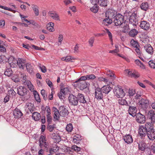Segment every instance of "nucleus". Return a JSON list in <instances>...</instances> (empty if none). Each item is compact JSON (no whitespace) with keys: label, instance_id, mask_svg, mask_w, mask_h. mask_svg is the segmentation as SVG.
Returning a JSON list of instances; mask_svg holds the SVG:
<instances>
[{"label":"nucleus","instance_id":"43","mask_svg":"<svg viewBox=\"0 0 155 155\" xmlns=\"http://www.w3.org/2000/svg\"><path fill=\"white\" fill-rule=\"evenodd\" d=\"M52 137L53 139H55L57 141L59 142L60 141L61 139L60 136L59 135H57L55 134H52Z\"/></svg>","mask_w":155,"mask_h":155},{"label":"nucleus","instance_id":"42","mask_svg":"<svg viewBox=\"0 0 155 155\" xmlns=\"http://www.w3.org/2000/svg\"><path fill=\"white\" fill-rule=\"evenodd\" d=\"M106 74L107 76L109 77L116 78V77L115 74L112 71H107L106 73Z\"/></svg>","mask_w":155,"mask_h":155},{"label":"nucleus","instance_id":"7","mask_svg":"<svg viewBox=\"0 0 155 155\" xmlns=\"http://www.w3.org/2000/svg\"><path fill=\"white\" fill-rule=\"evenodd\" d=\"M125 71L128 74L129 76L134 78H138L140 77L139 73L135 70L131 71L130 70L126 69L125 70Z\"/></svg>","mask_w":155,"mask_h":155},{"label":"nucleus","instance_id":"36","mask_svg":"<svg viewBox=\"0 0 155 155\" xmlns=\"http://www.w3.org/2000/svg\"><path fill=\"white\" fill-rule=\"evenodd\" d=\"M146 144L143 142H141L138 143V147L140 150H144L146 148Z\"/></svg>","mask_w":155,"mask_h":155},{"label":"nucleus","instance_id":"3","mask_svg":"<svg viewBox=\"0 0 155 155\" xmlns=\"http://www.w3.org/2000/svg\"><path fill=\"white\" fill-rule=\"evenodd\" d=\"M94 78H79L77 81H75L76 83L79 82L78 86L81 90H83L87 87V84L85 80L90 79H94Z\"/></svg>","mask_w":155,"mask_h":155},{"label":"nucleus","instance_id":"10","mask_svg":"<svg viewBox=\"0 0 155 155\" xmlns=\"http://www.w3.org/2000/svg\"><path fill=\"white\" fill-rule=\"evenodd\" d=\"M116 14L117 12L113 9H109L105 13V17H109L111 19H114Z\"/></svg>","mask_w":155,"mask_h":155},{"label":"nucleus","instance_id":"5","mask_svg":"<svg viewBox=\"0 0 155 155\" xmlns=\"http://www.w3.org/2000/svg\"><path fill=\"white\" fill-rule=\"evenodd\" d=\"M139 106L143 110H146L149 105L148 100L146 98H142L139 102Z\"/></svg>","mask_w":155,"mask_h":155},{"label":"nucleus","instance_id":"46","mask_svg":"<svg viewBox=\"0 0 155 155\" xmlns=\"http://www.w3.org/2000/svg\"><path fill=\"white\" fill-rule=\"evenodd\" d=\"M12 71L9 69H7L4 72V74L7 77L11 76L12 74Z\"/></svg>","mask_w":155,"mask_h":155},{"label":"nucleus","instance_id":"11","mask_svg":"<svg viewBox=\"0 0 155 155\" xmlns=\"http://www.w3.org/2000/svg\"><path fill=\"white\" fill-rule=\"evenodd\" d=\"M103 93L100 88H97L95 90V97L98 100L102 99L103 95Z\"/></svg>","mask_w":155,"mask_h":155},{"label":"nucleus","instance_id":"13","mask_svg":"<svg viewBox=\"0 0 155 155\" xmlns=\"http://www.w3.org/2000/svg\"><path fill=\"white\" fill-rule=\"evenodd\" d=\"M27 90L23 87L20 86L17 88V93L19 95L23 96L27 94Z\"/></svg>","mask_w":155,"mask_h":155},{"label":"nucleus","instance_id":"19","mask_svg":"<svg viewBox=\"0 0 155 155\" xmlns=\"http://www.w3.org/2000/svg\"><path fill=\"white\" fill-rule=\"evenodd\" d=\"M13 115L15 118H19L23 115V114L21 110L16 108L13 111Z\"/></svg>","mask_w":155,"mask_h":155},{"label":"nucleus","instance_id":"21","mask_svg":"<svg viewBox=\"0 0 155 155\" xmlns=\"http://www.w3.org/2000/svg\"><path fill=\"white\" fill-rule=\"evenodd\" d=\"M25 60L22 58H19L17 60V64L20 68L23 69L25 66Z\"/></svg>","mask_w":155,"mask_h":155},{"label":"nucleus","instance_id":"27","mask_svg":"<svg viewBox=\"0 0 155 155\" xmlns=\"http://www.w3.org/2000/svg\"><path fill=\"white\" fill-rule=\"evenodd\" d=\"M147 136L150 140H154L155 139V131L154 130H153V131L148 132Z\"/></svg>","mask_w":155,"mask_h":155},{"label":"nucleus","instance_id":"41","mask_svg":"<svg viewBox=\"0 0 155 155\" xmlns=\"http://www.w3.org/2000/svg\"><path fill=\"white\" fill-rule=\"evenodd\" d=\"M41 93L43 97V98L45 101H46L47 99V94L45 92V91L44 89H42L41 91Z\"/></svg>","mask_w":155,"mask_h":155},{"label":"nucleus","instance_id":"50","mask_svg":"<svg viewBox=\"0 0 155 155\" xmlns=\"http://www.w3.org/2000/svg\"><path fill=\"white\" fill-rule=\"evenodd\" d=\"M94 41V38L92 37L90 38L88 41V43L90 46L91 47L93 46V44Z\"/></svg>","mask_w":155,"mask_h":155},{"label":"nucleus","instance_id":"25","mask_svg":"<svg viewBox=\"0 0 155 155\" xmlns=\"http://www.w3.org/2000/svg\"><path fill=\"white\" fill-rule=\"evenodd\" d=\"M101 89L103 93L105 94H108L111 90V88L109 85H104Z\"/></svg>","mask_w":155,"mask_h":155},{"label":"nucleus","instance_id":"62","mask_svg":"<svg viewBox=\"0 0 155 155\" xmlns=\"http://www.w3.org/2000/svg\"><path fill=\"white\" fill-rule=\"evenodd\" d=\"M66 62H72V60L73 59V58L71 56H67L66 57Z\"/></svg>","mask_w":155,"mask_h":155},{"label":"nucleus","instance_id":"49","mask_svg":"<svg viewBox=\"0 0 155 155\" xmlns=\"http://www.w3.org/2000/svg\"><path fill=\"white\" fill-rule=\"evenodd\" d=\"M106 31L107 33L108 37L110 39V41L112 42H113V39H112V35L111 33L110 32V31H109V30L107 29H106Z\"/></svg>","mask_w":155,"mask_h":155},{"label":"nucleus","instance_id":"34","mask_svg":"<svg viewBox=\"0 0 155 155\" xmlns=\"http://www.w3.org/2000/svg\"><path fill=\"white\" fill-rule=\"evenodd\" d=\"M149 7V5L147 2L142 3L140 6L141 8L144 11H147Z\"/></svg>","mask_w":155,"mask_h":155},{"label":"nucleus","instance_id":"17","mask_svg":"<svg viewBox=\"0 0 155 155\" xmlns=\"http://www.w3.org/2000/svg\"><path fill=\"white\" fill-rule=\"evenodd\" d=\"M123 139L125 143L127 144H130L133 142V139L132 136L130 134H126L123 136Z\"/></svg>","mask_w":155,"mask_h":155},{"label":"nucleus","instance_id":"16","mask_svg":"<svg viewBox=\"0 0 155 155\" xmlns=\"http://www.w3.org/2000/svg\"><path fill=\"white\" fill-rule=\"evenodd\" d=\"M145 50L150 54L152 55L153 52V48L151 45L149 44H146L144 46Z\"/></svg>","mask_w":155,"mask_h":155},{"label":"nucleus","instance_id":"55","mask_svg":"<svg viewBox=\"0 0 155 155\" xmlns=\"http://www.w3.org/2000/svg\"><path fill=\"white\" fill-rule=\"evenodd\" d=\"M63 40V35L62 34L59 35L58 37V42L60 43V45L61 44Z\"/></svg>","mask_w":155,"mask_h":155},{"label":"nucleus","instance_id":"28","mask_svg":"<svg viewBox=\"0 0 155 155\" xmlns=\"http://www.w3.org/2000/svg\"><path fill=\"white\" fill-rule=\"evenodd\" d=\"M32 117L35 120L37 121L40 119L41 116L40 114L37 112H35L33 113Z\"/></svg>","mask_w":155,"mask_h":155},{"label":"nucleus","instance_id":"57","mask_svg":"<svg viewBox=\"0 0 155 155\" xmlns=\"http://www.w3.org/2000/svg\"><path fill=\"white\" fill-rule=\"evenodd\" d=\"M47 129L50 132L52 131L54 129V127L53 125H48Z\"/></svg>","mask_w":155,"mask_h":155},{"label":"nucleus","instance_id":"15","mask_svg":"<svg viewBox=\"0 0 155 155\" xmlns=\"http://www.w3.org/2000/svg\"><path fill=\"white\" fill-rule=\"evenodd\" d=\"M155 123H153L151 122L146 123L144 126L146 130H147L148 132H150L151 131H153L154 129L153 125Z\"/></svg>","mask_w":155,"mask_h":155},{"label":"nucleus","instance_id":"12","mask_svg":"<svg viewBox=\"0 0 155 155\" xmlns=\"http://www.w3.org/2000/svg\"><path fill=\"white\" fill-rule=\"evenodd\" d=\"M141 28L145 30H148L150 28V25L149 23L146 21H141L140 24Z\"/></svg>","mask_w":155,"mask_h":155},{"label":"nucleus","instance_id":"44","mask_svg":"<svg viewBox=\"0 0 155 155\" xmlns=\"http://www.w3.org/2000/svg\"><path fill=\"white\" fill-rule=\"evenodd\" d=\"M72 150H74L76 152L80 151L81 150V148L75 145H73L71 147Z\"/></svg>","mask_w":155,"mask_h":155},{"label":"nucleus","instance_id":"32","mask_svg":"<svg viewBox=\"0 0 155 155\" xmlns=\"http://www.w3.org/2000/svg\"><path fill=\"white\" fill-rule=\"evenodd\" d=\"M120 98V99L118 100V103L119 104L121 105L129 106V103L125 99H122V98Z\"/></svg>","mask_w":155,"mask_h":155},{"label":"nucleus","instance_id":"61","mask_svg":"<svg viewBox=\"0 0 155 155\" xmlns=\"http://www.w3.org/2000/svg\"><path fill=\"white\" fill-rule=\"evenodd\" d=\"M90 2L94 5H98L97 4H99V0H90Z\"/></svg>","mask_w":155,"mask_h":155},{"label":"nucleus","instance_id":"51","mask_svg":"<svg viewBox=\"0 0 155 155\" xmlns=\"http://www.w3.org/2000/svg\"><path fill=\"white\" fill-rule=\"evenodd\" d=\"M7 59L6 57L4 55H1L0 56V63H2V62H4V61H6V60Z\"/></svg>","mask_w":155,"mask_h":155},{"label":"nucleus","instance_id":"22","mask_svg":"<svg viewBox=\"0 0 155 155\" xmlns=\"http://www.w3.org/2000/svg\"><path fill=\"white\" fill-rule=\"evenodd\" d=\"M82 139V137L78 134L75 135L73 138V142L76 144L81 143Z\"/></svg>","mask_w":155,"mask_h":155},{"label":"nucleus","instance_id":"60","mask_svg":"<svg viewBox=\"0 0 155 155\" xmlns=\"http://www.w3.org/2000/svg\"><path fill=\"white\" fill-rule=\"evenodd\" d=\"M55 147H53L52 148H50L49 150V152L50 153H51V152H55V151L58 150H59V147H55V149H54Z\"/></svg>","mask_w":155,"mask_h":155},{"label":"nucleus","instance_id":"18","mask_svg":"<svg viewBox=\"0 0 155 155\" xmlns=\"http://www.w3.org/2000/svg\"><path fill=\"white\" fill-rule=\"evenodd\" d=\"M78 102L81 103L85 104L87 102L84 94L80 93H78L77 95Z\"/></svg>","mask_w":155,"mask_h":155},{"label":"nucleus","instance_id":"48","mask_svg":"<svg viewBox=\"0 0 155 155\" xmlns=\"http://www.w3.org/2000/svg\"><path fill=\"white\" fill-rule=\"evenodd\" d=\"M130 30L129 26V25H126L124 26L122 31L124 33H126L128 32Z\"/></svg>","mask_w":155,"mask_h":155},{"label":"nucleus","instance_id":"14","mask_svg":"<svg viewBox=\"0 0 155 155\" xmlns=\"http://www.w3.org/2000/svg\"><path fill=\"white\" fill-rule=\"evenodd\" d=\"M147 133L148 132L147 130H146L144 126H141L140 127L138 133L141 137H144L147 134Z\"/></svg>","mask_w":155,"mask_h":155},{"label":"nucleus","instance_id":"33","mask_svg":"<svg viewBox=\"0 0 155 155\" xmlns=\"http://www.w3.org/2000/svg\"><path fill=\"white\" fill-rule=\"evenodd\" d=\"M99 9V7L98 5H94L90 8V11L94 13H97Z\"/></svg>","mask_w":155,"mask_h":155},{"label":"nucleus","instance_id":"35","mask_svg":"<svg viewBox=\"0 0 155 155\" xmlns=\"http://www.w3.org/2000/svg\"><path fill=\"white\" fill-rule=\"evenodd\" d=\"M33 92L36 101L37 102L40 103L41 102V99L38 92L35 90H34Z\"/></svg>","mask_w":155,"mask_h":155},{"label":"nucleus","instance_id":"39","mask_svg":"<svg viewBox=\"0 0 155 155\" xmlns=\"http://www.w3.org/2000/svg\"><path fill=\"white\" fill-rule=\"evenodd\" d=\"M73 129V125L71 123L67 124L66 127V130L68 132H71Z\"/></svg>","mask_w":155,"mask_h":155},{"label":"nucleus","instance_id":"63","mask_svg":"<svg viewBox=\"0 0 155 155\" xmlns=\"http://www.w3.org/2000/svg\"><path fill=\"white\" fill-rule=\"evenodd\" d=\"M6 49L2 45L0 46V51L1 52L4 53L6 52Z\"/></svg>","mask_w":155,"mask_h":155},{"label":"nucleus","instance_id":"45","mask_svg":"<svg viewBox=\"0 0 155 155\" xmlns=\"http://www.w3.org/2000/svg\"><path fill=\"white\" fill-rule=\"evenodd\" d=\"M148 64L151 68L153 69H154L155 68V62L153 60L150 61H149Z\"/></svg>","mask_w":155,"mask_h":155},{"label":"nucleus","instance_id":"29","mask_svg":"<svg viewBox=\"0 0 155 155\" xmlns=\"http://www.w3.org/2000/svg\"><path fill=\"white\" fill-rule=\"evenodd\" d=\"M113 22L112 19L109 17H106L103 20L102 23L106 25L111 24Z\"/></svg>","mask_w":155,"mask_h":155},{"label":"nucleus","instance_id":"58","mask_svg":"<svg viewBox=\"0 0 155 155\" xmlns=\"http://www.w3.org/2000/svg\"><path fill=\"white\" fill-rule=\"evenodd\" d=\"M46 81L47 84L50 87H52L53 86L52 83L49 78H47L46 80Z\"/></svg>","mask_w":155,"mask_h":155},{"label":"nucleus","instance_id":"8","mask_svg":"<svg viewBox=\"0 0 155 155\" xmlns=\"http://www.w3.org/2000/svg\"><path fill=\"white\" fill-rule=\"evenodd\" d=\"M10 67L14 68L17 66V60L12 56L10 57L7 60Z\"/></svg>","mask_w":155,"mask_h":155},{"label":"nucleus","instance_id":"24","mask_svg":"<svg viewBox=\"0 0 155 155\" xmlns=\"http://www.w3.org/2000/svg\"><path fill=\"white\" fill-rule=\"evenodd\" d=\"M46 140L41 141L39 142V145L40 147L45 150L48 151V143L46 142Z\"/></svg>","mask_w":155,"mask_h":155},{"label":"nucleus","instance_id":"47","mask_svg":"<svg viewBox=\"0 0 155 155\" xmlns=\"http://www.w3.org/2000/svg\"><path fill=\"white\" fill-rule=\"evenodd\" d=\"M47 121L48 124H50L51 122L52 117L51 116V114H48L46 115Z\"/></svg>","mask_w":155,"mask_h":155},{"label":"nucleus","instance_id":"20","mask_svg":"<svg viewBox=\"0 0 155 155\" xmlns=\"http://www.w3.org/2000/svg\"><path fill=\"white\" fill-rule=\"evenodd\" d=\"M60 110L59 115L62 117H65L68 114V110L63 106H61L59 108Z\"/></svg>","mask_w":155,"mask_h":155},{"label":"nucleus","instance_id":"54","mask_svg":"<svg viewBox=\"0 0 155 155\" xmlns=\"http://www.w3.org/2000/svg\"><path fill=\"white\" fill-rule=\"evenodd\" d=\"M135 51L138 55L140 56H141L142 54V52L140 50L139 47H137L135 48Z\"/></svg>","mask_w":155,"mask_h":155},{"label":"nucleus","instance_id":"30","mask_svg":"<svg viewBox=\"0 0 155 155\" xmlns=\"http://www.w3.org/2000/svg\"><path fill=\"white\" fill-rule=\"evenodd\" d=\"M138 31L137 29L134 28L131 29L129 31V35L131 37H134L138 34Z\"/></svg>","mask_w":155,"mask_h":155},{"label":"nucleus","instance_id":"26","mask_svg":"<svg viewBox=\"0 0 155 155\" xmlns=\"http://www.w3.org/2000/svg\"><path fill=\"white\" fill-rule=\"evenodd\" d=\"M129 106L128 113L130 115L133 116V114L135 113L137 111V107H136L131 106L129 105Z\"/></svg>","mask_w":155,"mask_h":155},{"label":"nucleus","instance_id":"2","mask_svg":"<svg viewBox=\"0 0 155 155\" xmlns=\"http://www.w3.org/2000/svg\"><path fill=\"white\" fill-rule=\"evenodd\" d=\"M113 21L116 26H120L124 23V17L120 13L117 14Z\"/></svg>","mask_w":155,"mask_h":155},{"label":"nucleus","instance_id":"23","mask_svg":"<svg viewBox=\"0 0 155 155\" xmlns=\"http://www.w3.org/2000/svg\"><path fill=\"white\" fill-rule=\"evenodd\" d=\"M148 115L149 117V118L150 119L151 122L153 123H155V113L154 111L150 110L148 112Z\"/></svg>","mask_w":155,"mask_h":155},{"label":"nucleus","instance_id":"53","mask_svg":"<svg viewBox=\"0 0 155 155\" xmlns=\"http://www.w3.org/2000/svg\"><path fill=\"white\" fill-rule=\"evenodd\" d=\"M134 90L130 89L128 91L129 96L130 97L132 96L135 94Z\"/></svg>","mask_w":155,"mask_h":155},{"label":"nucleus","instance_id":"64","mask_svg":"<svg viewBox=\"0 0 155 155\" xmlns=\"http://www.w3.org/2000/svg\"><path fill=\"white\" fill-rule=\"evenodd\" d=\"M150 148L152 152L154 153H155V143H153L151 146Z\"/></svg>","mask_w":155,"mask_h":155},{"label":"nucleus","instance_id":"38","mask_svg":"<svg viewBox=\"0 0 155 155\" xmlns=\"http://www.w3.org/2000/svg\"><path fill=\"white\" fill-rule=\"evenodd\" d=\"M50 16L53 19L56 20H59V16L58 14L56 13H50Z\"/></svg>","mask_w":155,"mask_h":155},{"label":"nucleus","instance_id":"9","mask_svg":"<svg viewBox=\"0 0 155 155\" xmlns=\"http://www.w3.org/2000/svg\"><path fill=\"white\" fill-rule=\"evenodd\" d=\"M136 120L137 122L140 124L144 123L145 122V117L140 113H138L136 115Z\"/></svg>","mask_w":155,"mask_h":155},{"label":"nucleus","instance_id":"40","mask_svg":"<svg viewBox=\"0 0 155 155\" xmlns=\"http://www.w3.org/2000/svg\"><path fill=\"white\" fill-rule=\"evenodd\" d=\"M130 43L132 46L134 47H140V45L138 42L134 40V39H132L130 41Z\"/></svg>","mask_w":155,"mask_h":155},{"label":"nucleus","instance_id":"31","mask_svg":"<svg viewBox=\"0 0 155 155\" xmlns=\"http://www.w3.org/2000/svg\"><path fill=\"white\" fill-rule=\"evenodd\" d=\"M109 1L107 0H99V5L102 7H105L107 6Z\"/></svg>","mask_w":155,"mask_h":155},{"label":"nucleus","instance_id":"59","mask_svg":"<svg viewBox=\"0 0 155 155\" xmlns=\"http://www.w3.org/2000/svg\"><path fill=\"white\" fill-rule=\"evenodd\" d=\"M8 93L9 94H11V95L13 96H15L16 94V92L13 89H11L8 91Z\"/></svg>","mask_w":155,"mask_h":155},{"label":"nucleus","instance_id":"37","mask_svg":"<svg viewBox=\"0 0 155 155\" xmlns=\"http://www.w3.org/2000/svg\"><path fill=\"white\" fill-rule=\"evenodd\" d=\"M32 8L36 16H38L39 15V10L38 7L36 5H32Z\"/></svg>","mask_w":155,"mask_h":155},{"label":"nucleus","instance_id":"4","mask_svg":"<svg viewBox=\"0 0 155 155\" xmlns=\"http://www.w3.org/2000/svg\"><path fill=\"white\" fill-rule=\"evenodd\" d=\"M115 95L118 98H122L125 95V93L120 86L115 87L113 90Z\"/></svg>","mask_w":155,"mask_h":155},{"label":"nucleus","instance_id":"1","mask_svg":"<svg viewBox=\"0 0 155 155\" xmlns=\"http://www.w3.org/2000/svg\"><path fill=\"white\" fill-rule=\"evenodd\" d=\"M138 20L137 17V12H134L131 14L129 18V23L134 28L136 27L138 24Z\"/></svg>","mask_w":155,"mask_h":155},{"label":"nucleus","instance_id":"56","mask_svg":"<svg viewBox=\"0 0 155 155\" xmlns=\"http://www.w3.org/2000/svg\"><path fill=\"white\" fill-rule=\"evenodd\" d=\"M39 68L43 73H45L47 69L46 67L44 65L40 66H39Z\"/></svg>","mask_w":155,"mask_h":155},{"label":"nucleus","instance_id":"6","mask_svg":"<svg viewBox=\"0 0 155 155\" xmlns=\"http://www.w3.org/2000/svg\"><path fill=\"white\" fill-rule=\"evenodd\" d=\"M69 103L71 105L76 106L78 105V101L77 97L73 94H70L68 97Z\"/></svg>","mask_w":155,"mask_h":155},{"label":"nucleus","instance_id":"52","mask_svg":"<svg viewBox=\"0 0 155 155\" xmlns=\"http://www.w3.org/2000/svg\"><path fill=\"white\" fill-rule=\"evenodd\" d=\"M60 91V94L62 93L64 95H65L68 92V89L67 88H65L64 89H61Z\"/></svg>","mask_w":155,"mask_h":155}]
</instances>
